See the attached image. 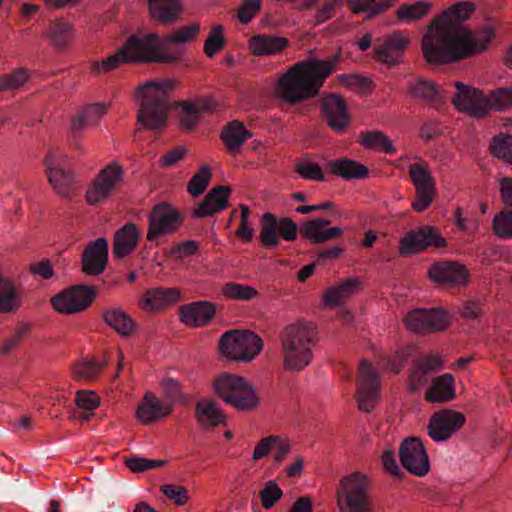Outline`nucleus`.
<instances>
[{
	"label": "nucleus",
	"mask_w": 512,
	"mask_h": 512,
	"mask_svg": "<svg viewBox=\"0 0 512 512\" xmlns=\"http://www.w3.org/2000/svg\"><path fill=\"white\" fill-rule=\"evenodd\" d=\"M474 11L473 3L459 2L435 19L422 39L423 56L427 62H457L486 50L494 38L491 28L472 33L460 26Z\"/></svg>",
	"instance_id": "1"
},
{
	"label": "nucleus",
	"mask_w": 512,
	"mask_h": 512,
	"mask_svg": "<svg viewBox=\"0 0 512 512\" xmlns=\"http://www.w3.org/2000/svg\"><path fill=\"white\" fill-rule=\"evenodd\" d=\"M338 62L333 56L328 60L312 59L294 64L278 81V95L290 104L316 96L325 79Z\"/></svg>",
	"instance_id": "2"
},
{
	"label": "nucleus",
	"mask_w": 512,
	"mask_h": 512,
	"mask_svg": "<svg viewBox=\"0 0 512 512\" xmlns=\"http://www.w3.org/2000/svg\"><path fill=\"white\" fill-rule=\"evenodd\" d=\"M331 221L324 218H314L305 221L301 227L290 218L277 219L271 213H264L261 220L260 241L263 246L271 248L280 243V236L286 241H293L298 233L313 243H324L336 239L343 234L340 227H328Z\"/></svg>",
	"instance_id": "3"
},
{
	"label": "nucleus",
	"mask_w": 512,
	"mask_h": 512,
	"mask_svg": "<svg viewBox=\"0 0 512 512\" xmlns=\"http://www.w3.org/2000/svg\"><path fill=\"white\" fill-rule=\"evenodd\" d=\"M161 42L156 33H146L143 35H132L128 38L126 44L115 54L106 59L93 64V71L99 73L111 71L121 63L126 62H164L171 63L176 60L172 55H161Z\"/></svg>",
	"instance_id": "4"
},
{
	"label": "nucleus",
	"mask_w": 512,
	"mask_h": 512,
	"mask_svg": "<svg viewBox=\"0 0 512 512\" xmlns=\"http://www.w3.org/2000/svg\"><path fill=\"white\" fill-rule=\"evenodd\" d=\"M457 92L452 99L454 106L475 118L485 117L491 110L504 111L512 107V87L494 89L489 96L480 90L455 82Z\"/></svg>",
	"instance_id": "5"
},
{
	"label": "nucleus",
	"mask_w": 512,
	"mask_h": 512,
	"mask_svg": "<svg viewBox=\"0 0 512 512\" xmlns=\"http://www.w3.org/2000/svg\"><path fill=\"white\" fill-rule=\"evenodd\" d=\"M315 328L307 321H297L281 333L283 366L288 371H302L312 359Z\"/></svg>",
	"instance_id": "6"
},
{
	"label": "nucleus",
	"mask_w": 512,
	"mask_h": 512,
	"mask_svg": "<svg viewBox=\"0 0 512 512\" xmlns=\"http://www.w3.org/2000/svg\"><path fill=\"white\" fill-rule=\"evenodd\" d=\"M171 80H151L143 84L137 93L141 99L138 123L145 129H161L167 120L170 109L168 92L173 88Z\"/></svg>",
	"instance_id": "7"
},
{
	"label": "nucleus",
	"mask_w": 512,
	"mask_h": 512,
	"mask_svg": "<svg viewBox=\"0 0 512 512\" xmlns=\"http://www.w3.org/2000/svg\"><path fill=\"white\" fill-rule=\"evenodd\" d=\"M337 500L341 512H374L370 481L360 472L341 479Z\"/></svg>",
	"instance_id": "8"
},
{
	"label": "nucleus",
	"mask_w": 512,
	"mask_h": 512,
	"mask_svg": "<svg viewBox=\"0 0 512 512\" xmlns=\"http://www.w3.org/2000/svg\"><path fill=\"white\" fill-rule=\"evenodd\" d=\"M215 392L226 403L239 411H250L259 404L256 389L243 377L224 374L214 382Z\"/></svg>",
	"instance_id": "9"
},
{
	"label": "nucleus",
	"mask_w": 512,
	"mask_h": 512,
	"mask_svg": "<svg viewBox=\"0 0 512 512\" xmlns=\"http://www.w3.org/2000/svg\"><path fill=\"white\" fill-rule=\"evenodd\" d=\"M219 347L226 357L249 362L262 350L263 341L252 331L230 330L220 338Z\"/></svg>",
	"instance_id": "10"
},
{
	"label": "nucleus",
	"mask_w": 512,
	"mask_h": 512,
	"mask_svg": "<svg viewBox=\"0 0 512 512\" xmlns=\"http://www.w3.org/2000/svg\"><path fill=\"white\" fill-rule=\"evenodd\" d=\"M183 214L166 202L156 204L148 216L147 239L154 241L161 235L175 233L183 224Z\"/></svg>",
	"instance_id": "11"
},
{
	"label": "nucleus",
	"mask_w": 512,
	"mask_h": 512,
	"mask_svg": "<svg viewBox=\"0 0 512 512\" xmlns=\"http://www.w3.org/2000/svg\"><path fill=\"white\" fill-rule=\"evenodd\" d=\"M446 240L433 226L424 225L416 230L408 231L400 240L399 253L408 256L420 253L428 247L442 248Z\"/></svg>",
	"instance_id": "12"
},
{
	"label": "nucleus",
	"mask_w": 512,
	"mask_h": 512,
	"mask_svg": "<svg viewBox=\"0 0 512 512\" xmlns=\"http://www.w3.org/2000/svg\"><path fill=\"white\" fill-rule=\"evenodd\" d=\"M97 295L92 286L75 285L55 295L51 299L53 308L63 314H73L85 310Z\"/></svg>",
	"instance_id": "13"
},
{
	"label": "nucleus",
	"mask_w": 512,
	"mask_h": 512,
	"mask_svg": "<svg viewBox=\"0 0 512 512\" xmlns=\"http://www.w3.org/2000/svg\"><path fill=\"white\" fill-rule=\"evenodd\" d=\"M63 162L64 155L55 151H49L43 161L48 181L56 194L68 198L72 194L76 180L74 174L64 167Z\"/></svg>",
	"instance_id": "14"
},
{
	"label": "nucleus",
	"mask_w": 512,
	"mask_h": 512,
	"mask_svg": "<svg viewBox=\"0 0 512 512\" xmlns=\"http://www.w3.org/2000/svg\"><path fill=\"white\" fill-rule=\"evenodd\" d=\"M356 397L358 408L365 412H370L379 400L378 374L366 360L360 362Z\"/></svg>",
	"instance_id": "15"
},
{
	"label": "nucleus",
	"mask_w": 512,
	"mask_h": 512,
	"mask_svg": "<svg viewBox=\"0 0 512 512\" xmlns=\"http://www.w3.org/2000/svg\"><path fill=\"white\" fill-rule=\"evenodd\" d=\"M466 418L464 414L451 410L442 409L429 419L427 425L428 435L436 442L447 441L454 433L462 428Z\"/></svg>",
	"instance_id": "16"
},
{
	"label": "nucleus",
	"mask_w": 512,
	"mask_h": 512,
	"mask_svg": "<svg viewBox=\"0 0 512 512\" xmlns=\"http://www.w3.org/2000/svg\"><path fill=\"white\" fill-rule=\"evenodd\" d=\"M399 457L402 466L410 473L422 477L430 469V462L424 444L417 437H409L400 445Z\"/></svg>",
	"instance_id": "17"
},
{
	"label": "nucleus",
	"mask_w": 512,
	"mask_h": 512,
	"mask_svg": "<svg viewBox=\"0 0 512 512\" xmlns=\"http://www.w3.org/2000/svg\"><path fill=\"white\" fill-rule=\"evenodd\" d=\"M409 175L415 186L416 198L412 208L417 212L427 209L435 197V181L426 166L413 163L409 166Z\"/></svg>",
	"instance_id": "18"
},
{
	"label": "nucleus",
	"mask_w": 512,
	"mask_h": 512,
	"mask_svg": "<svg viewBox=\"0 0 512 512\" xmlns=\"http://www.w3.org/2000/svg\"><path fill=\"white\" fill-rule=\"evenodd\" d=\"M404 322L406 327L416 333L440 331L449 323L448 314L440 308H419L409 312Z\"/></svg>",
	"instance_id": "19"
},
{
	"label": "nucleus",
	"mask_w": 512,
	"mask_h": 512,
	"mask_svg": "<svg viewBox=\"0 0 512 512\" xmlns=\"http://www.w3.org/2000/svg\"><path fill=\"white\" fill-rule=\"evenodd\" d=\"M410 39L401 31L377 39L374 44L375 57L378 61L388 65L398 63L404 51L408 48Z\"/></svg>",
	"instance_id": "20"
},
{
	"label": "nucleus",
	"mask_w": 512,
	"mask_h": 512,
	"mask_svg": "<svg viewBox=\"0 0 512 512\" xmlns=\"http://www.w3.org/2000/svg\"><path fill=\"white\" fill-rule=\"evenodd\" d=\"M122 169L117 164L104 168L86 192V200L94 205L105 200L121 180Z\"/></svg>",
	"instance_id": "21"
},
{
	"label": "nucleus",
	"mask_w": 512,
	"mask_h": 512,
	"mask_svg": "<svg viewBox=\"0 0 512 512\" xmlns=\"http://www.w3.org/2000/svg\"><path fill=\"white\" fill-rule=\"evenodd\" d=\"M321 113L329 127L336 133H343L350 118L345 101L336 94H329L321 100Z\"/></svg>",
	"instance_id": "22"
},
{
	"label": "nucleus",
	"mask_w": 512,
	"mask_h": 512,
	"mask_svg": "<svg viewBox=\"0 0 512 512\" xmlns=\"http://www.w3.org/2000/svg\"><path fill=\"white\" fill-rule=\"evenodd\" d=\"M108 262V242L98 238L91 242L83 251L82 271L87 275L101 274Z\"/></svg>",
	"instance_id": "23"
},
{
	"label": "nucleus",
	"mask_w": 512,
	"mask_h": 512,
	"mask_svg": "<svg viewBox=\"0 0 512 512\" xmlns=\"http://www.w3.org/2000/svg\"><path fill=\"white\" fill-rule=\"evenodd\" d=\"M215 304L201 300L184 304L179 308V317L182 323L189 327H203L215 316Z\"/></svg>",
	"instance_id": "24"
},
{
	"label": "nucleus",
	"mask_w": 512,
	"mask_h": 512,
	"mask_svg": "<svg viewBox=\"0 0 512 512\" xmlns=\"http://www.w3.org/2000/svg\"><path fill=\"white\" fill-rule=\"evenodd\" d=\"M429 278L437 283L463 285L467 281L468 272L464 266L453 261H439L428 270Z\"/></svg>",
	"instance_id": "25"
},
{
	"label": "nucleus",
	"mask_w": 512,
	"mask_h": 512,
	"mask_svg": "<svg viewBox=\"0 0 512 512\" xmlns=\"http://www.w3.org/2000/svg\"><path fill=\"white\" fill-rule=\"evenodd\" d=\"M442 368V360L437 355H427L413 363L408 377L410 392H416L429 382V375Z\"/></svg>",
	"instance_id": "26"
},
{
	"label": "nucleus",
	"mask_w": 512,
	"mask_h": 512,
	"mask_svg": "<svg viewBox=\"0 0 512 512\" xmlns=\"http://www.w3.org/2000/svg\"><path fill=\"white\" fill-rule=\"evenodd\" d=\"M230 194L231 189L227 186L212 188L203 201L194 208L193 215L197 218H204L224 210L228 205Z\"/></svg>",
	"instance_id": "27"
},
{
	"label": "nucleus",
	"mask_w": 512,
	"mask_h": 512,
	"mask_svg": "<svg viewBox=\"0 0 512 512\" xmlns=\"http://www.w3.org/2000/svg\"><path fill=\"white\" fill-rule=\"evenodd\" d=\"M288 46L287 38L274 34H257L248 41L249 50L257 57L278 55Z\"/></svg>",
	"instance_id": "28"
},
{
	"label": "nucleus",
	"mask_w": 512,
	"mask_h": 512,
	"mask_svg": "<svg viewBox=\"0 0 512 512\" xmlns=\"http://www.w3.org/2000/svg\"><path fill=\"white\" fill-rule=\"evenodd\" d=\"M171 412L170 404H165L152 393H146L138 405L136 417L143 424H151Z\"/></svg>",
	"instance_id": "29"
},
{
	"label": "nucleus",
	"mask_w": 512,
	"mask_h": 512,
	"mask_svg": "<svg viewBox=\"0 0 512 512\" xmlns=\"http://www.w3.org/2000/svg\"><path fill=\"white\" fill-rule=\"evenodd\" d=\"M140 233L133 223H127L114 236L113 256L121 259L131 254L139 241Z\"/></svg>",
	"instance_id": "30"
},
{
	"label": "nucleus",
	"mask_w": 512,
	"mask_h": 512,
	"mask_svg": "<svg viewBox=\"0 0 512 512\" xmlns=\"http://www.w3.org/2000/svg\"><path fill=\"white\" fill-rule=\"evenodd\" d=\"M456 397L454 376L450 373L435 377L425 393L431 403H444Z\"/></svg>",
	"instance_id": "31"
},
{
	"label": "nucleus",
	"mask_w": 512,
	"mask_h": 512,
	"mask_svg": "<svg viewBox=\"0 0 512 512\" xmlns=\"http://www.w3.org/2000/svg\"><path fill=\"white\" fill-rule=\"evenodd\" d=\"M43 36L49 39L54 49L59 52L65 51L74 39L73 25L63 19H57L50 23Z\"/></svg>",
	"instance_id": "32"
},
{
	"label": "nucleus",
	"mask_w": 512,
	"mask_h": 512,
	"mask_svg": "<svg viewBox=\"0 0 512 512\" xmlns=\"http://www.w3.org/2000/svg\"><path fill=\"white\" fill-rule=\"evenodd\" d=\"M252 137V133L238 120L229 122L221 132V139L229 153H236Z\"/></svg>",
	"instance_id": "33"
},
{
	"label": "nucleus",
	"mask_w": 512,
	"mask_h": 512,
	"mask_svg": "<svg viewBox=\"0 0 512 512\" xmlns=\"http://www.w3.org/2000/svg\"><path fill=\"white\" fill-rule=\"evenodd\" d=\"M149 13L160 23H173L182 9L179 0H148Z\"/></svg>",
	"instance_id": "34"
},
{
	"label": "nucleus",
	"mask_w": 512,
	"mask_h": 512,
	"mask_svg": "<svg viewBox=\"0 0 512 512\" xmlns=\"http://www.w3.org/2000/svg\"><path fill=\"white\" fill-rule=\"evenodd\" d=\"M408 93L415 99L424 100L433 104H440L444 98L441 86L426 79H417L408 86Z\"/></svg>",
	"instance_id": "35"
},
{
	"label": "nucleus",
	"mask_w": 512,
	"mask_h": 512,
	"mask_svg": "<svg viewBox=\"0 0 512 512\" xmlns=\"http://www.w3.org/2000/svg\"><path fill=\"white\" fill-rule=\"evenodd\" d=\"M179 300L180 292L176 288H152L146 293L144 306L151 310H161Z\"/></svg>",
	"instance_id": "36"
},
{
	"label": "nucleus",
	"mask_w": 512,
	"mask_h": 512,
	"mask_svg": "<svg viewBox=\"0 0 512 512\" xmlns=\"http://www.w3.org/2000/svg\"><path fill=\"white\" fill-rule=\"evenodd\" d=\"M331 172L344 179H362L368 175V169L355 160L334 159L329 162Z\"/></svg>",
	"instance_id": "37"
},
{
	"label": "nucleus",
	"mask_w": 512,
	"mask_h": 512,
	"mask_svg": "<svg viewBox=\"0 0 512 512\" xmlns=\"http://www.w3.org/2000/svg\"><path fill=\"white\" fill-rule=\"evenodd\" d=\"M360 281L356 278L346 279L337 286L329 287L323 294V302L326 306L335 307L350 297L359 286Z\"/></svg>",
	"instance_id": "38"
},
{
	"label": "nucleus",
	"mask_w": 512,
	"mask_h": 512,
	"mask_svg": "<svg viewBox=\"0 0 512 512\" xmlns=\"http://www.w3.org/2000/svg\"><path fill=\"white\" fill-rule=\"evenodd\" d=\"M195 416L204 428L216 427L224 422V415L212 400L199 401L195 407Z\"/></svg>",
	"instance_id": "39"
},
{
	"label": "nucleus",
	"mask_w": 512,
	"mask_h": 512,
	"mask_svg": "<svg viewBox=\"0 0 512 512\" xmlns=\"http://www.w3.org/2000/svg\"><path fill=\"white\" fill-rule=\"evenodd\" d=\"M103 319L107 325L123 336H129L134 332V320L120 308L104 311Z\"/></svg>",
	"instance_id": "40"
},
{
	"label": "nucleus",
	"mask_w": 512,
	"mask_h": 512,
	"mask_svg": "<svg viewBox=\"0 0 512 512\" xmlns=\"http://www.w3.org/2000/svg\"><path fill=\"white\" fill-rule=\"evenodd\" d=\"M106 111V106L100 103H95L85 107L73 118L71 125L72 132L77 134L85 126L95 125Z\"/></svg>",
	"instance_id": "41"
},
{
	"label": "nucleus",
	"mask_w": 512,
	"mask_h": 512,
	"mask_svg": "<svg viewBox=\"0 0 512 512\" xmlns=\"http://www.w3.org/2000/svg\"><path fill=\"white\" fill-rule=\"evenodd\" d=\"M211 108V101L203 99L199 104L184 102L180 112V126L182 129L191 130L197 124L202 112Z\"/></svg>",
	"instance_id": "42"
},
{
	"label": "nucleus",
	"mask_w": 512,
	"mask_h": 512,
	"mask_svg": "<svg viewBox=\"0 0 512 512\" xmlns=\"http://www.w3.org/2000/svg\"><path fill=\"white\" fill-rule=\"evenodd\" d=\"M361 145L369 149H376L387 154L396 152L390 139L382 132L374 130L361 133Z\"/></svg>",
	"instance_id": "43"
},
{
	"label": "nucleus",
	"mask_w": 512,
	"mask_h": 512,
	"mask_svg": "<svg viewBox=\"0 0 512 512\" xmlns=\"http://www.w3.org/2000/svg\"><path fill=\"white\" fill-rule=\"evenodd\" d=\"M199 30H200L199 25L194 23V24H190L187 26H183L179 29H176L173 33H171L170 35L166 36L163 39L159 37V40L161 42V49H160L159 53L161 55H166L164 53L165 44H168V43L184 44V43L191 41L192 39H194L197 36V34L199 33Z\"/></svg>",
	"instance_id": "44"
},
{
	"label": "nucleus",
	"mask_w": 512,
	"mask_h": 512,
	"mask_svg": "<svg viewBox=\"0 0 512 512\" xmlns=\"http://www.w3.org/2000/svg\"><path fill=\"white\" fill-rule=\"evenodd\" d=\"M222 292L227 298L242 301L251 300L258 295V291L255 288L235 282L226 283L223 286Z\"/></svg>",
	"instance_id": "45"
},
{
	"label": "nucleus",
	"mask_w": 512,
	"mask_h": 512,
	"mask_svg": "<svg viewBox=\"0 0 512 512\" xmlns=\"http://www.w3.org/2000/svg\"><path fill=\"white\" fill-rule=\"evenodd\" d=\"M430 11V4L423 1H418L414 4H402L397 10L398 19L404 21L419 20L426 16Z\"/></svg>",
	"instance_id": "46"
},
{
	"label": "nucleus",
	"mask_w": 512,
	"mask_h": 512,
	"mask_svg": "<svg viewBox=\"0 0 512 512\" xmlns=\"http://www.w3.org/2000/svg\"><path fill=\"white\" fill-rule=\"evenodd\" d=\"M211 178V170L208 165H202L197 173L193 175L187 185L188 192L193 196L197 197L201 195L209 185Z\"/></svg>",
	"instance_id": "47"
},
{
	"label": "nucleus",
	"mask_w": 512,
	"mask_h": 512,
	"mask_svg": "<svg viewBox=\"0 0 512 512\" xmlns=\"http://www.w3.org/2000/svg\"><path fill=\"white\" fill-rule=\"evenodd\" d=\"M104 367V363L96 360H84L77 364L74 374L77 378L93 381L98 378Z\"/></svg>",
	"instance_id": "48"
},
{
	"label": "nucleus",
	"mask_w": 512,
	"mask_h": 512,
	"mask_svg": "<svg viewBox=\"0 0 512 512\" xmlns=\"http://www.w3.org/2000/svg\"><path fill=\"white\" fill-rule=\"evenodd\" d=\"M223 32L224 27L222 25H216L212 28L204 43V53L207 57L212 58L217 52L223 49L226 43Z\"/></svg>",
	"instance_id": "49"
},
{
	"label": "nucleus",
	"mask_w": 512,
	"mask_h": 512,
	"mask_svg": "<svg viewBox=\"0 0 512 512\" xmlns=\"http://www.w3.org/2000/svg\"><path fill=\"white\" fill-rule=\"evenodd\" d=\"M29 78V72L26 69L19 68L12 73L0 76V92L19 89Z\"/></svg>",
	"instance_id": "50"
},
{
	"label": "nucleus",
	"mask_w": 512,
	"mask_h": 512,
	"mask_svg": "<svg viewBox=\"0 0 512 512\" xmlns=\"http://www.w3.org/2000/svg\"><path fill=\"white\" fill-rule=\"evenodd\" d=\"M490 148L493 155L512 164V135L494 137Z\"/></svg>",
	"instance_id": "51"
},
{
	"label": "nucleus",
	"mask_w": 512,
	"mask_h": 512,
	"mask_svg": "<svg viewBox=\"0 0 512 512\" xmlns=\"http://www.w3.org/2000/svg\"><path fill=\"white\" fill-rule=\"evenodd\" d=\"M493 229L501 238H512V209H503L495 215Z\"/></svg>",
	"instance_id": "52"
},
{
	"label": "nucleus",
	"mask_w": 512,
	"mask_h": 512,
	"mask_svg": "<svg viewBox=\"0 0 512 512\" xmlns=\"http://www.w3.org/2000/svg\"><path fill=\"white\" fill-rule=\"evenodd\" d=\"M283 495L281 488L272 480L268 481L260 491L262 506L265 509H271Z\"/></svg>",
	"instance_id": "53"
},
{
	"label": "nucleus",
	"mask_w": 512,
	"mask_h": 512,
	"mask_svg": "<svg viewBox=\"0 0 512 512\" xmlns=\"http://www.w3.org/2000/svg\"><path fill=\"white\" fill-rule=\"evenodd\" d=\"M296 171L304 179L324 181V173L319 164L311 161H301L296 164Z\"/></svg>",
	"instance_id": "54"
},
{
	"label": "nucleus",
	"mask_w": 512,
	"mask_h": 512,
	"mask_svg": "<svg viewBox=\"0 0 512 512\" xmlns=\"http://www.w3.org/2000/svg\"><path fill=\"white\" fill-rule=\"evenodd\" d=\"M30 326L28 324H21L16 327L13 335L4 340L2 345L0 346V354L7 355L12 350H14L19 343L28 335Z\"/></svg>",
	"instance_id": "55"
},
{
	"label": "nucleus",
	"mask_w": 512,
	"mask_h": 512,
	"mask_svg": "<svg viewBox=\"0 0 512 512\" xmlns=\"http://www.w3.org/2000/svg\"><path fill=\"white\" fill-rule=\"evenodd\" d=\"M261 0H244L238 9V20L248 24L261 8Z\"/></svg>",
	"instance_id": "56"
},
{
	"label": "nucleus",
	"mask_w": 512,
	"mask_h": 512,
	"mask_svg": "<svg viewBox=\"0 0 512 512\" xmlns=\"http://www.w3.org/2000/svg\"><path fill=\"white\" fill-rule=\"evenodd\" d=\"M161 492L178 506L184 505L188 500V491L185 487L173 484H164L160 487Z\"/></svg>",
	"instance_id": "57"
},
{
	"label": "nucleus",
	"mask_w": 512,
	"mask_h": 512,
	"mask_svg": "<svg viewBox=\"0 0 512 512\" xmlns=\"http://www.w3.org/2000/svg\"><path fill=\"white\" fill-rule=\"evenodd\" d=\"M392 5L391 1L383 2L380 0H355V11H371L373 14H379Z\"/></svg>",
	"instance_id": "58"
},
{
	"label": "nucleus",
	"mask_w": 512,
	"mask_h": 512,
	"mask_svg": "<svg viewBox=\"0 0 512 512\" xmlns=\"http://www.w3.org/2000/svg\"><path fill=\"white\" fill-rule=\"evenodd\" d=\"M163 390L166 395V399L162 400L165 404H170L172 409L173 404L181 398V386L180 383L174 379H167L163 382Z\"/></svg>",
	"instance_id": "59"
},
{
	"label": "nucleus",
	"mask_w": 512,
	"mask_h": 512,
	"mask_svg": "<svg viewBox=\"0 0 512 512\" xmlns=\"http://www.w3.org/2000/svg\"><path fill=\"white\" fill-rule=\"evenodd\" d=\"M75 401L79 408L88 411L96 409L99 405L98 396L94 392L78 391Z\"/></svg>",
	"instance_id": "60"
},
{
	"label": "nucleus",
	"mask_w": 512,
	"mask_h": 512,
	"mask_svg": "<svg viewBox=\"0 0 512 512\" xmlns=\"http://www.w3.org/2000/svg\"><path fill=\"white\" fill-rule=\"evenodd\" d=\"M274 456L273 460L275 464H280L291 450V444L287 439L276 436V440L273 443Z\"/></svg>",
	"instance_id": "61"
},
{
	"label": "nucleus",
	"mask_w": 512,
	"mask_h": 512,
	"mask_svg": "<svg viewBox=\"0 0 512 512\" xmlns=\"http://www.w3.org/2000/svg\"><path fill=\"white\" fill-rule=\"evenodd\" d=\"M276 440L275 435H270L268 437L262 438L259 443L256 445L253 452V459L259 460L265 456H267L273 448V443Z\"/></svg>",
	"instance_id": "62"
},
{
	"label": "nucleus",
	"mask_w": 512,
	"mask_h": 512,
	"mask_svg": "<svg viewBox=\"0 0 512 512\" xmlns=\"http://www.w3.org/2000/svg\"><path fill=\"white\" fill-rule=\"evenodd\" d=\"M421 137L426 140H433L442 134V127L436 120L425 122L420 129Z\"/></svg>",
	"instance_id": "63"
},
{
	"label": "nucleus",
	"mask_w": 512,
	"mask_h": 512,
	"mask_svg": "<svg viewBox=\"0 0 512 512\" xmlns=\"http://www.w3.org/2000/svg\"><path fill=\"white\" fill-rule=\"evenodd\" d=\"M500 193L505 204L504 209H512V179L504 178L500 183Z\"/></svg>",
	"instance_id": "64"
}]
</instances>
